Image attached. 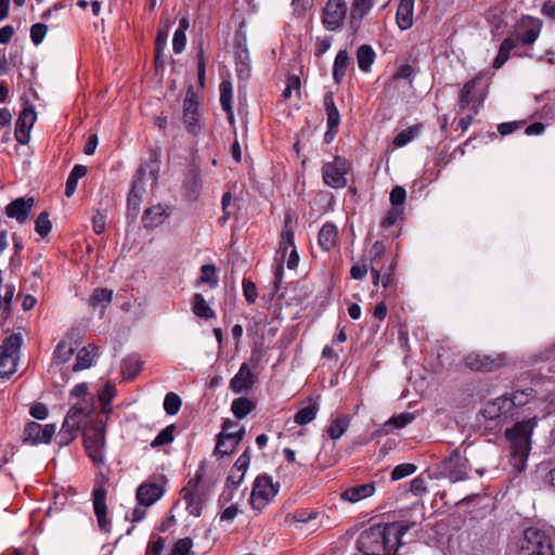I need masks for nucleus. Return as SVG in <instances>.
Segmentation results:
<instances>
[{"instance_id":"38","label":"nucleus","mask_w":555,"mask_h":555,"mask_svg":"<svg viewBox=\"0 0 555 555\" xmlns=\"http://www.w3.org/2000/svg\"><path fill=\"white\" fill-rule=\"evenodd\" d=\"M182 491L184 492L183 499L186 503L188 512L195 517L201 516L203 507L202 496L198 495L195 491H191L188 489H183Z\"/></svg>"},{"instance_id":"17","label":"nucleus","mask_w":555,"mask_h":555,"mask_svg":"<svg viewBox=\"0 0 555 555\" xmlns=\"http://www.w3.org/2000/svg\"><path fill=\"white\" fill-rule=\"evenodd\" d=\"M542 28L540 20L527 17L518 25V34L514 38L518 39V44L531 46L538 39Z\"/></svg>"},{"instance_id":"28","label":"nucleus","mask_w":555,"mask_h":555,"mask_svg":"<svg viewBox=\"0 0 555 555\" xmlns=\"http://www.w3.org/2000/svg\"><path fill=\"white\" fill-rule=\"evenodd\" d=\"M244 476L245 472L231 467L230 474L227 478L225 488L219 498L220 504H225L232 500L233 491L238 488Z\"/></svg>"},{"instance_id":"24","label":"nucleus","mask_w":555,"mask_h":555,"mask_svg":"<svg viewBox=\"0 0 555 555\" xmlns=\"http://www.w3.org/2000/svg\"><path fill=\"white\" fill-rule=\"evenodd\" d=\"M324 107L325 113L327 117V131L326 137L333 132V134H336L338 132V127L340 124V114L338 112V108L335 105L334 96L332 92H327L324 95Z\"/></svg>"},{"instance_id":"53","label":"nucleus","mask_w":555,"mask_h":555,"mask_svg":"<svg viewBox=\"0 0 555 555\" xmlns=\"http://www.w3.org/2000/svg\"><path fill=\"white\" fill-rule=\"evenodd\" d=\"M220 90V104L222 109H230L232 107V85L230 81H222L219 86Z\"/></svg>"},{"instance_id":"57","label":"nucleus","mask_w":555,"mask_h":555,"mask_svg":"<svg viewBox=\"0 0 555 555\" xmlns=\"http://www.w3.org/2000/svg\"><path fill=\"white\" fill-rule=\"evenodd\" d=\"M90 411L81 405L80 403H77L73 405L69 411L67 412L66 416L70 420H75V423L81 424V421L83 417L88 416Z\"/></svg>"},{"instance_id":"4","label":"nucleus","mask_w":555,"mask_h":555,"mask_svg":"<svg viewBox=\"0 0 555 555\" xmlns=\"http://www.w3.org/2000/svg\"><path fill=\"white\" fill-rule=\"evenodd\" d=\"M22 336L12 334L0 346V378L7 379L15 373Z\"/></svg>"},{"instance_id":"33","label":"nucleus","mask_w":555,"mask_h":555,"mask_svg":"<svg viewBox=\"0 0 555 555\" xmlns=\"http://www.w3.org/2000/svg\"><path fill=\"white\" fill-rule=\"evenodd\" d=\"M375 60V52L373 48L369 44H362L357 50V62L359 68L367 73L371 69V66Z\"/></svg>"},{"instance_id":"23","label":"nucleus","mask_w":555,"mask_h":555,"mask_svg":"<svg viewBox=\"0 0 555 555\" xmlns=\"http://www.w3.org/2000/svg\"><path fill=\"white\" fill-rule=\"evenodd\" d=\"M163 493L164 490L158 483H142L137 490V500L140 505L149 507L158 501Z\"/></svg>"},{"instance_id":"36","label":"nucleus","mask_w":555,"mask_h":555,"mask_svg":"<svg viewBox=\"0 0 555 555\" xmlns=\"http://www.w3.org/2000/svg\"><path fill=\"white\" fill-rule=\"evenodd\" d=\"M96 350L98 348L93 345L81 348L77 353L76 362L73 365V371H81L90 367L94 357L93 352Z\"/></svg>"},{"instance_id":"60","label":"nucleus","mask_w":555,"mask_h":555,"mask_svg":"<svg viewBox=\"0 0 555 555\" xmlns=\"http://www.w3.org/2000/svg\"><path fill=\"white\" fill-rule=\"evenodd\" d=\"M168 39V25L165 26V28H160L157 33L156 40H155V56L156 60L160 57L162 52L164 48L166 47Z\"/></svg>"},{"instance_id":"44","label":"nucleus","mask_w":555,"mask_h":555,"mask_svg":"<svg viewBox=\"0 0 555 555\" xmlns=\"http://www.w3.org/2000/svg\"><path fill=\"white\" fill-rule=\"evenodd\" d=\"M80 425L75 423V420H70L65 416L64 423L62 425L61 431L59 434L60 443L67 444L74 438L73 433L78 430Z\"/></svg>"},{"instance_id":"32","label":"nucleus","mask_w":555,"mask_h":555,"mask_svg":"<svg viewBox=\"0 0 555 555\" xmlns=\"http://www.w3.org/2000/svg\"><path fill=\"white\" fill-rule=\"evenodd\" d=\"M143 362L140 357L137 354H130L126 359H124L120 371L125 378L132 379L134 378L142 369Z\"/></svg>"},{"instance_id":"59","label":"nucleus","mask_w":555,"mask_h":555,"mask_svg":"<svg viewBox=\"0 0 555 555\" xmlns=\"http://www.w3.org/2000/svg\"><path fill=\"white\" fill-rule=\"evenodd\" d=\"M193 546L191 538H183L176 542L170 555H189Z\"/></svg>"},{"instance_id":"10","label":"nucleus","mask_w":555,"mask_h":555,"mask_svg":"<svg viewBox=\"0 0 555 555\" xmlns=\"http://www.w3.org/2000/svg\"><path fill=\"white\" fill-rule=\"evenodd\" d=\"M441 468L450 480H464L469 470L468 460L461 454L460 450L456 449L448 459L442 461Z\"/></svg>"},{"instance_id":"16","label":"nucleus","mask_w":555,"mask_h":555,"mask_svg":"<svg viewBox=\"0 0 555 555\" xmlns=\"http://www.w3.org/2000/svg\"><path fill=\"white\" fill-rule=\"evenodd\" d=\"M512 410L513 402L508 400V395H503L487 402L480 410V414L486 420L495 421L507 415Z\"/></svg>"},{"instance_id":"6","label":"nucleus","mask_w":555,"mask_h":555,"mask_svg":"<svg viewBox=\"0 0 555 555\" xmlns=\"http://www.w3.org/2000/svg\"><path fill=\"white\" fill-rule=\"evenodd\" d=\"M83 444L88 457L96 465L104 463L105 435L104 428L96 425L83 433Z\"/></svg>"},{"instance_id":"1","label":"nucleus","mask_w":555,"mask_h":555,"mask_svg":"<svg viewBox=\"0 0 555 555\" xmlns=\"http://www.w3.org/2000/svg\"><path fill=\"white\" fill-rule=\"evenodd\" d=\"M409 529L410 525L403 521L372 526L358 538V550L364 555H395Z\"/></svg>"},{"instance_id":"62","label":"nucleus","mask_w":555,"mask_h":555,"mask_svg":"<svg viewBox=\"0 0 555 555\" xmlns=\"http://www.w3.org/2000/svg\"><path fill=\"white\" fill-rule=\"evenodd\" d=\"M406 198V191L402 186H395L389 195V201L392 206L397 207L403 205Z\"/></svg>"},{"instance_id":"50","label":"nucleus","mask_w":555,"mask_h":555,"mask_svg":"<svg viewBox=\"0 0 555 555\" xmlns=\"http://www.w3.org/2000/svg\"><path fill=\"white\" fill-rule=\"evenodd\" d=\"M181 408V399L175 392H168L164 399V410L169 415H176Z\"/></svg>"},{"instance_id":"13","label":"nucleus","mask_w":555,"mask_h":555,"mask_svg":"<svg viewBox=\"0 0 555 555\" xmlns=\"http://www.w3.org/2000/svg\"><path fill=\"white\" fill-rule=\"evenodd\" d=\"M37 119V114L33 105L27 104L16 120L15 139L20 144H27L30 138V130Z\"/></svg>"},{"instance_id":"31","label":"nucleus","mask_w":555,"mask_h":555,"mask_svg":"<svg viewBox=\"0 0 555 555\" xmlns=\"http://www.w3.org/2000/svg\"><path fill=\"white\" fill-rule=\"evenodd\" d=\"M479 82V77H475L474 79L466 82L462 89L460 101H459V108L461 111L468 107L470 104H473L474 113H477L476 109V100L473 95V90L476 87V85Z\"/></svg>"},{"instance_id":"18","label":"nucleus","mask_w":555,"mask_h":555,"mask_svg":"<svg viewBox=\"0 0 555 555\" xmlns=\"http://www.w3.org/2000/svg\"><path fill=\"white\" fill-rule=\"evenodd\" d=\"M170 216V209L167 205L157 204L144 210L142 222L146 229H155L162 225Z\"/></svg>"},{"instance_id":"30","label":"nucleus","mask_w":555,"mask_h":555,"mask_svg":"<svg viewBox=\"0 0 555 555\" xmlns=\"http://www.w3.org/2000/svg\"><path fill=\"white\" fill-rule=\"evenodd\" d=\"M414 418V414L410 412H403L398 415H393L384 424L382 430L384 435H388L393 429L404 428L406 425L412 423Z\"/></svg>"},{"instance_id":"9","label":"nucleus","mask_w":555,"mask_h":555,"mask_svg":"<svg viewBox=\"0 0 555 555\" xmlns=\"http://www.w3.org/2000/svg\"><path fill=\"white\" fill-rule=\"evenodd\" d=\"M229 426H235V423L231 420H225L223 422L222 431L219 435V439L214 451L216 455L223 456L233 453L245 435L244 428H240L235 433H229Z\"/></svg>"},{"instance_id":"19","label":"nucleus","mask_w":555,"mask_h":555,"mask_svg":"<svg viewBox=\"0 0 555 555\" xmlns=\"http://www.w3.org/2000/svg\"><path fill=\"white\" fill-rule=\"evenodd\" d=\"M183 188L190 201H196L199 197L202 190L201 169L195 164H192L185 175Z\"/></svg>"},{"instance_id":"26","label":"nucleus","mask_w":555,"mask_h":555,"mask_svg":"<svg viewBox=\"0 0 555 555\" xmlns=\"http://www.w3.org/2000/svg\"><path fill=\"white\" fill-rule=\"evenodd\" d=\"M415 0H401L397 9L396 22L401 30H408L413 25Z\"/></svg>"},{"instance_id":"54","label":"nucleus","mask_w":555,"mask_h":555,"mask_svg":"<svg viewBox=\"0 0 555 555\" xmlns=\"http://www.w3.org/2000/svg\"><path fill=\"white\" fill-rule=\"evenodd\" d=\"M375 0H353L352 14L362 18L373 8Z\"/></svg>"},{"instance_id":"43","label":"nucleus","mask_w":555,"mask_h":555,"mask_svg":"<svg viewBox=\"0 0 555 555\" xmlns=\"http://www.w3.org/2000/svg\"><path fill=\"white\" fill-rule=\"evenodd\" d=\"M318 411L319 405L317 403L305 406L295 414L294 421L298 425L309 424L315 418Z\"/></svg>"},{"instance_id":"46","label":"nucleus","mask_w":555,"mask_h":555,"mask_svg":"<svg viewBox=\"0 0 555 555\" xmlns=\"http://www.w3.org/2000/svg\"><path fill=\"white\" fill-rule=\"evenodd\" d=\"M116 395V388L115 385L111 382H107L104 386V388L99 393V400L102 405V412L108 413L109 412V404L113 398Z\"/></svg>"},{"instance_id":"56","label":"nucleus","mask_w":555,"mask_h":555,"mask_svg":"<svg viewBox=\"0 0 555 555\" xmlns=\"http://www.w3.org/2000/svg\"><path fill=\"white\" fill-rule=\"evenodd\" d=\"M48 31V26L43 23L34 24L30 28V39L35 46H39Z\"/></svg>"},{"instance_id":"2","label":"nucleus","mask_w":555,"mask_h":555,"mask_svg":"<svg viewBox=\"0 0 555 555\" xmlns=\"http://www.w3.org/2000/svg\"><path fill=\"white\" fill-rule=\"evenodd\" d=\"M537 417L517 422L505 430L511 451V464L513 468L521 473L526 468L527 460L531 451V436L537 427Z\"/></svg>"},{"instance_id":"39","label":"nucleus","mask_w":555,"mask_h":555,"mask_svg":"<svg viewBox=\"0 0 555 555\" xmlns=\"http://www.w3.org/2000/svg\"><path fill=\"white\" fill-rule=\"evenodd\" d=\"M255 408L251 400L245 397L236 398L232 401L231 411L238 420L246 417Z\"/></svg>"},{"instance_id":"52","label":"nucleus","mask_w":555,"mask_h":555,"mask_svg":"<svg viewBox=\"0 0 555 555\" xmlns=\"http://www.w3.org/2000/svg\"><path fill=\"white\" fill-rule=\"evenodd\" d=\"M51 229L52 223L49 220V215L48 212L42 211L36 219L35 230L40 236L44 237L51 232Z\"/></svg>"},{"instance_id":"29","label":"nucleus","mask_w":555,"mask_h":555,"mask_svg":"<svg viewBox=\"0 0 555 555\" xmlns=\"http://www.w3.org/2000/svg\"><path fill=\"white\" fill-rule=\"evenodd\" d=\"M518 47V39L508 37L504 39L500 46L499 53L493 61V67L495 69L501 68L506 61L509 59L512 50Z\"/></svg>"},{"instance_id":"3","label":"nucleus","mask_w":555,"mask_h":555,"mask_svg":"<svg viewBox=\"0 0 555 555\" xmlns=\"http://www.w3.org/2000/svg\"><path fill=\"white\" fill-rule=\"evenodd\" d=\"M518 555H554L552 538L537 527L525 529L518 541Z\"/></svg>"},{"instance_id":"11","label":"nucleus","mask_w":555,"mask_h":555,"mask_svg":"<svg viewBox=\"0 0 555 555\" xmlns=\"http://www.w3.org/2000/svg\"><path fill=\"white\" fill-rule=\"evenodd\" d=\"M183 124L193 135H197L202 131L198 103L195 100V93L192 88L188 90L183 101Z\"/></svg>"},{"instance_id":"51","label":"nucleus","mask_w":555,"mask_h":555,"mask_svg":"<svg viewBox=\"0 0 555 555\" xmlns=\"http://www.w3.org/2000/svg\"><path fill=\"white\" fill-rule=\"evenodd\" d=\"M201 281L210 287H216L219 283L216 267L214 264H204L201 269Z\"/></svg>"},{"instance_id":"58","label":"nucleus","mask_w":555,"mask_h":555,"mask_svg":"<svg viewBox=\"0 0 555 555\" xmlns=\"http://www.w3.org/2000/svg\"><path fill=\"white\" fill-rule=\"evenodd\" d=\"M243 295L248 304H254L258 297L257 286L250 280H243Z\"/></svg>"},{"instance_id":"35","label":"nucleus","mask_w":555,"mask_h":555,"mask_svg":"<svg viewBox=\"0 0 555 555\" xmlns=\"http://www.w3.org/2000/svg\"><path fill=\"white\" fill-rule=\"evenodd\" d=\"M350 59L346 50L338 51L333 65V79L340 82L346 75Z\"/></svg>"},{"instance_id":"12","label":"nucleus","mask_w":555,"mask_h":555,"mask_svg":"<svg viewBox=\"0 0 555 555\" xmlns=\"http://www.w3.org/2000/svg\"><path fill=\"white\" fill-rule=\"evenodd\" d=\"M347 15L345 0H328L323 9L322 23L327 30L338 29Z\"/></svg>"},{"instance_id":"61","label":"nucleus","mask_w":555,"mask_h":555,"mask_svg":"<svg viewBox=\"0 0 555 555\" xmlns=\"http://www.w3.org/2000/svg\"><path fill=\"white\" fill-rule=\"evenodd\" d=\"M386 247L382 241H376L371 248V264L377 266L384 257Z\"/></svg>"},{"instance_id":"20","label":"nucleus","mask_w":555,"mask_h":555,"mask_svg":"<svg viewBox=\"0 0 555 555\" xmlns=\"http://www.w3.org/2000/svg\"><path fill=\"white\" fill-rule=\"evenodd\" d=\"M33 206V197H20L7 205L5 214L10 218H15L20 223H24L27 220Z\"/></svg>"},{"instance_id":"14","label":"nucleus","mask_w":555,"mask_h":555,"mask_svg":"<svg viewBox=\"0 0 555 555\" xmlns=\"http://www.w3.org/2000/svg\"><path fill=\"white\" fill-rule=\"evenodd\" d=\"M55 425L47 424L44 426L36 422H30L25 426L24 440L30 444L49 443L55 434Z\"/></svg>"},{"instance_id":"27","label":"nucleus","mask_w":555,"mask_h":555,"mask_svg":"<svg viewBox=\"0 0 555 555\" xmlns=\"http://www.w3.org/2000/svg\"><path fill=\"white\" fill-rule=\"evenodd\" d=\"M338 241V229L332 222H326L318 235V243L324 251L332 250Z\"/></svg>"},{"instance_id":"42","label":"nucleus","mask_w":555,"mask_h":555,"mask_svg":"<svg viewBox=\"0 0 555 555\" xmlns=\"http://www.w3.org/2000/svg\"><path fill=\"white\" fill-rule=\"evenodd\" d=\"M421 132V126L414 125L411 127H408L406 129L402 130L397 134V137L393 140V144L397 147H402L413 141Z\"/></svg>"},{"instance_id":"45","label":"nucleus","mask_w":555,"mask_h":555,"mask_svg":"<svg viewBox=\"0 0 555 555\" xmlns=\"http://www.w3.org/2000/svg\"><path fill=\"white\" fill-rule=\"evenodd\" d=\"M235 60L238 76L242 77L245 74V76L247 77L249 73L250 60L248 50L245 46L240 50H235Z\"/></svg>"},{"instance_id":"63","label":"nucleus","mask_w":555,"mask_h":555,"mask_svg":"<svg viewBox=\"0 0 555 555\" xmlns=\"http://www.w3.org/2000/svg\"><path fill=\"white\" fill-rule=\"evenodd\" d=\"M185 43H186L185 33H182V30H176L173 34V39H172V49H173L175 53H177V54L181 53L185 48Z\"/></svg>"},{"instance_id":"21","label":"nucleus","mask_w":555,"mask_h":555,"mask_svg":"<svg viewBox=\"0 0 555 555\" xmlns=\"http://www.w3.org/2000/svg\"><path fill=\"white\" fill-rule=\"evenodd\" d=\"M255 377L247 363H243L230 382V388L235 393L247 392L254 385Z\"/></svg>"},{"instance_id":"49","label":"nucleus","mask_w":555,"mask_h":555,"mask_svg":"<svg viewBox=\"0 0 555 555\" xmlns=\"http://www.w3.org/2000/svg\"><path fill=\"white\" fill-rule=\"evenodd\" d=\"M112 291H108L106 288H98L91 295L89 302L92 307H96L100 305L105 307L112 301Z\"/></svg>"},{"instance_id":"47","label":"nucleus","mask_w":555,"mask_h":555,"mask_svg":"<svg viewBox=\"0 0 555 555\" xmlns=\"http://www.w3.org/2000/svg\"><path fill=\"white\" fill-rule=\"evenodd\" d=\"M289 221L291 218L286 217L285 227L281 234L280 250L283 253V255L287 253L288 247H295L294 231L291 228H288Z\"/></svg>"},{"instance_id":"7","label":"nucleus","mask_w":555,"mask_h":555,"mask_svg":"<svg viewBox=\"0 0 555 555\" xmlns=\"http://www.w3.org/2000/svg\"><path fill=\"white\" fill-rule=\"evenodd\" d=\"M350 168V164L345 157L336 156L333 162L325 163L322 167L324 183L333 189L345 188L346 175Z\"/></svg>"},{"instance_id":"40","label":"nucleus","mask_w":555,"mask_h":555,"mask_svg":"<svg viewBox=\"0 0 555 555\" xmlns=\"http://www.w3.org/2000/svg\"><path fill=\"white\" fill-rule=\"evenodd\" d=\"M76 346L73 343L62 340L57 344L54 351V360L56 363H66L73 357Z\"/></svg>"},{"instance_id":"22","label":"nucleus","mask_w":555,"mask_h":555,"mask_svg":"<svg viewBox=\"0 0 555 555\" xmlns=\"http://www.w3.org/2000/svg\"><path fill=\"white\" fill-rule=\"evenodd\" d=\"M106 490L103 486L96 487L92 493L94 514L101 529H106L107 520V506H106Z\"/></svg>"},{"instance_id":"37","label":"nucleus","mask_w":555,"mask_h":555,"mask_svg":"<svg viewBox=\"0 0 555 555\" xmlns=\"http://www.w3.org/2000/svg\"><path fill=\"white\" fill-rule=\"evenodd\" d=\"M87 175V167L83 165H75L72 169L67 180H66V186H65V195L67 197H70L78 185V180L81 179Z\"/></svg>"},{"instance_id":"48","label":"nucleus","mask_w":555,"mask_h":555,"mask_svg":"<svg viewBox=\"0 0 555 555\" xmlns=\"http://www.w3.org/2000/svg\"><path fill=\"white\" fill-rule=\"evenodd\" d=\"M176 430V425L171 424L167 426L166 428L162 429L159 434L155 437V439L152 441L151 447L157 448L165 444H168L173 441V433Z\"/></svg>"},{"instance_id":"5","label":"nucleus","mask_w":555,"mask_h":555,"mask_svg":"<svg viewBox=\"0 0 555 555\" xmlns=\"http://www.w3.org/2000/svg\"><path fill=\"white\" fill-rule=\"evenodd\" d=\"M279 483H274L272 478L267 475H259L251 490L250 503L253 508L262 509L278 494Z\"/></svg>"},{"instance_id":"55","label":"nucleus","mask_w":555,"mask_h":555,"mask_svg":"<svg viewBox=\"0 0 555 555\" xmlns=\"http://www.w3.org/2000/svg\"><path fill=\"white\" fill-rule=\"evenodd\" d=\"M416 470V466L411 463H403L400 465H397L393 470L391 472V479L392 480H400L406 476L412 475Z\"/></svg>"},{"instance_id":"64","label":"nucleus","mask_w":555,"mask_h":555,"mask_svg":"<svg viewBox=\"0 0 555 555\" xmlns=\"http://www.w3.org/2000/svg\"><path fill=\"white\" fill-rule=\"evenodd\" d=\"M487 21L493 25V27L495 29H501L502 27H504L506 25V22L504 21V18L501 16V14L492 9V10H489L487 12Z\"/></svg>"},{"instance_id":"41","label":"nucleus","mask_w":555,"mask_h":555,"mask_svg":"<svg viewBox=\"0 0 555 555\" xmlns=\"http://www.w3.org/2000/svg\"><path fill=\"white\" fill-rule=\"evenodd\" d=\"M349 420L346 416H340L333 420L326 430L333 440L339 439L348 429Z\"/></svg>"},{"instance_id":"25","label":"nucleus","mask_w":555,"mask_h":555,"mask_svg":"<svg viewBox=\"0 0 555 555\" xmlns=\"http://www.w3.org/2000/svg\"><path fill=\"white\" fill-rule=\"evenodd\" d=\"M375 492V483L374 482H367L363 485L353 486L350 488H347L341 493V499L349 503H357L363 499L370 498Z\"/></svg>"},{"instance_id":"15","label":"nucleus","mask_w":555,"mask_h":555,"mask_svg":"<svg viewBox=\"0 0 555 555\" xmlns=\"http://www.w3.org/2000/svg\"><path fill=\"white\" fill-rule=\"evenodd\" d=\"M145 167H141L137 176L133 180V184L131 188V191L129 193L128 199H127V216L128 218H131L134 220L140 211V205H141V194L144 191L143 186V176L145 175Z\"/></svg>"},{"instance_id":"8","label":"nucleus","mask_w":555,"mask_h":555,"mask_svg":"<svg viewBox=\"0 0 555 555\" xmlns=\"http://www.w3.org/2000/svg\"><path fill=\"white\" fill-rule=\"evenodd\" d=\"M465 365L478 372H492L505 365L506 359L501 353L469 352L464 359Z\"/></svg>"},{"instance_id":"34","label":"nucleus","mask_w":555,"mask_h":555,"mask_svg":"<svg viewBox=\"0 0 555 555\" xmlns=\"http://www.w3.org/2000/svg\"><path fill=\"white\" fill-rule=\"evenodd\" d=\"M192 311L196 317L203 319H210L216 315L215 311L210 308L204 296L199 293L193 295Z\"/></svg>"}]
</instances>
